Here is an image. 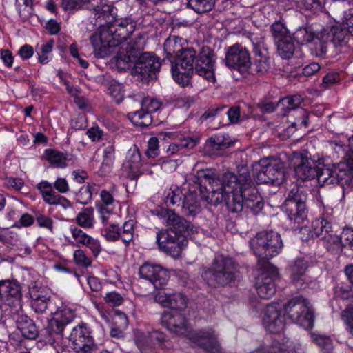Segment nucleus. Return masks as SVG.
Wrapping results in <instances>:
<instances>
[{
	"instance_id": "obj_1",
	"label": "nucleus",
	"mask_w": 353,
	"mask_h": 353,
	"mask_svg": "<svg viewBox=\"0 0 353 353\" xmlns=\"http://www.w3.org/2000/svg\"><path fill=\"white\" fill-rule=\"evenodd\" d=\"M93 10L97 18H103L108 25L101 27L99 32L91 37L90 41L97 56L104 57L117 52L115 63L120 71L129 69L139 54L141 46L129 39L134 30V23L128 18L117 19V10L105 0H86L81 3Z\"/></svg>"
},
{
	"instance_id": "obj_2",
	"label": "nucleus",
	"mask_w": 353,
	"mask_h": 353,
	"mask_svg": "<svg viewBox=\"0 0 353 353\" xmlns=\"http://www.w3.org/2000/svg\"><path fill=\"white\" fill-rule=\"evenodd\" d=\"M204 172H200L203 177ZM208 182L211 195L207 197L212 203H226L228 208L232 212H241L243 205L250 208L254 213L263 207L261 196L252 185V180L247 168H241L237 174L228 172L221 179L203 178Z\"/></svg>"
},
{
	"instance_id": "obj_3",
	"label": "nucleus",
	"mask_w": 353,
	"mask_h": 353,
	"mask_svg": "<svg viewBox=\"0 0 353 353\" xmlns=\"http://www.w3.org/2000/svg\"><path fill=\"white\" fill-rule=\"evenodd\" d=\"M292 323L299 324L305 329H311L314 325V312L310 303L303 296L290 300L284 307L279 303L268 305L263 316L265 328L272 333H280L285 327V316Z\"/></svg>"
},
{
	"instance_id": "obj_4",
	"label": "nucleus",
	"mask_w": 353,
	"mask_h": 353,
	"mask_svg": "<svg viewBox=\"0 0 353 353\" xmlns=\"http://www.w3.org/2000/svg\"><path fill=\"white\" fill-rule=\"evenodd\" d=\"M200 172H204L203 178L219 179L208 170H199L196 174H192L189 176L186 181L188 192L185 193L181 203L183 211L187 215L195 216L201 210L198 200V192L207 203L212 204L207 199V197L210 196L212 193L209 190L210 185L208 182H203V177L200 176ZM212 205L215 204L212 203Z\"/></svg>"
},
{
	"instance_id": "obj_5",
	"label": "nucleus",
	"mask_w": 353,
	"mask_h": 353,
	"mask_svg": "<svg viewBox=\"0 0 353 353\" xmlns=\"http://www.w3.org/2000/svg\"><path fill=\"white\" fill-rule=\"evenodd\" d=\"M236 265L234 261L223 255H218L210 267L204 269L202 278L210 288H216L231 285L236 277Z\"/></svg>"
},
{
	"instance_id": "obj_6",
	"label": "nucleus",
	"mask_w": 353,
	"mask_h": 353,
	"mask_svg": "<svg viewBox=\"0 0 353 353\" xmlns=\"http://www.w3.org/2000/svg\"><path fill=\"white\" fill-rule=\"evenodd\" d=\"M347 159L346 161H340L322 168H316L315 176H316L319 183L321 185L338 183H341L342 185H353L352 159L348 155Z\"/></svg>"
},
{
	"instance_id": "obj_7",
	"label": "nucleus",
	"mask_w": 353,
	"mask_h": 353,
	"mask_svg": "<svg viewBox=\"0 0 353 353\" xmlns=\"http://www.w3.org/2000/svg\"><path fill=\"white\" fill-rule=\"evenodd\" d=\"M254 254L261 260L276 256L281 250L283 242L281 235L274 231H263L250 241Z\"/></svg>"
},
{
	"instance_id": "obj_8",
	"label": "nucleus",
	"mask_w": 353,
	"mask_h": 353,
	"mask_svg": "<svg viewBox=\"0 0 353 353\" xmlns=\"http://www.w3.org/2000/svg\"><path fill=\"white\" fill-rule=\"evenodd\" d=\"M157 216L166 226L168 234L177 236H192L197 233L199 228L195 227L183 217L177 215L173 210L162 208L156 213Z\"/></svg>"
},
{
	"instance_id": "obj_9",
	"label": "nucleus",
	"mask_w": 353,
	"mask_h": 353,
	"mask_svg": "<svg viewBox=\"0 0 353 353\" xmlns=\"http://www.w3.org/2000/svg\"><path fill=\"white\" fill-rule=\"evenodd\" d=\"M351 35L352 34L342 23L322 29L316 39L319 44V46H317V57H322L325 55L330 42H332L336 46H343L347 43Z\"/></svg>"
},
{
	"instance_id": "obj_10",
	"label": "nucleus",
	"mask_w": 353,
	"mask_h": 353,
	"mask_svg": "<svg viewBox=\"0 0 353 353\" xmlns=\"http://www.w3.org/2000/svg\"><path fill=\"white\" fill-rule=\"evenodd\" d=\"M307 194L299 188H293L283 204V210L291 221L300 225L306 218Z\"/></svg>"
},
{
	"instance_id": "obj_11",
	"label": "nucleus",
	"mask_w": 353,
	"mask_h": 353,
	"mask_svg": "<svg viewBox=\"0 0 353 353\" xmlns=\"http://www.w3.org/2000/svg\"><path fill=\"white\" fill-rule=\"evenodd\" d=\"M156 239L159 249L173 258L180 257L183 248L187 243L184 236L172 235V233L169 234L164 230L157 233Z\"/></svg>"
},
{
	"instance_id": "obj_12",
	"label": "nucleus",
	"mask_w": 353,
	"mask_h": 353,
	"mask_svg": "<svg viewBox=\"0 0 353 353\" xmlns=\"http://www.w3.org/2000/svg\"><path fill=\"white\" fill-rule=\"evenodd\" d=\"M160 67L159 58L151 53L145 52L141 54L135 61L131 73L141 81H148L152 74L159 71Z\"/></svg>"
},
{
	"instance_id": "obj_13",
	"label": "nucleus",
	"mask_w": 353,
	"mask_h": 353,
	"mask_svg": "<svg viewBox=\"0 0 353 353\" xmlns=\"http://www.w3.org/2000/svg\"><path fill=\"white\" fill-rule=\"evenodd\" d=\"M259 165L261 169L256 174L259 183H274L283 179V166L279 161L275 159H264L260 161Z\"/></svg>"
},
{
	"instance_id": "obj_14",
	"label": "nucleus",
	"mask_w": 353,
	"mask_h": 353,
	"mask_svg": "<svg viewBox=\"0 0 353 353\" xmlns=\"http://www.w3.org/2000/svg\"><path fill=\"white\" fill-rule=\"evenodd\" d=\"M225 63L231 68L245 71L251 64L250 53L241 45L234 44L229 47L226 52Z\"/></svg>"
},
{
	"instance_id": "obj_15",
	"label": "nucleus",
	"mask_w": 353,
	"mask_h": 353,
	"mask_svg": "<svg viewBox=\"0 0 353 353\" xmlns=\"http://www.w3.org/2000/svg\"><path fill=\"white\" fill-rule=\"evenodd\" d=\"M0 296L11 308V312L22 307L21 292L19 283L14 281H0Z\"/></svg>"
},
{
	"instance_id": "obj_16",
	"label": "nucleus",
	"mask_w": 353,
	"mask_h": 353,
	"mask_svg": "<svg viewBox=\"0 0 353 353\" xmlns=\"http://www.w3.org/2000/svg\"><path fill=\"white\" fill-rule=\"evenodd\" d=\"M73 350L77 353H91L93 339L88 327L83 325L74 327L69 336Z\"/></svg>"
},
{
	"instance_id": "obj_17",
	"label": "nucleus",
	"mask_w": 353,
	"mask_h": 353,
	"mask_svg": "<svg viewBox=\"0 0 353 353\" xmlns=\"http://www.w3.org/2000/svg\"><path fill=\"white\" fill-rule=\"evenodd\" d=\"M145 172L139 150L136 146L130 148L122 165V174L128 179H136Z\"/></svg>"
},
{
	"instance_id": "obj_18",
	"label": "nucleus",
	"mask_w": 353,
	"mask_h": 353,
	"mask_svg": "<svg viewBox=\"0 0 353 353\" xmlns=\"http://www.w3.org/2000/svg\"><path fill=\"white\" fill-rule=\"evenodd\" d=\"M295 176L301 181L314 178L316 173L315 163L307 155L299 152L292 154Z\"/></svg>"
},
{
	"instance_id": "obj_19",
	"label": "nucleus",
	"mask_w": 353,
	"mask_h": 353,
	"mask_svg": "<svg viewBox=\"0 0 353 353\" xmlns=\"http://www.w3.org/2000/svg\"><path fill=\"white\" fill-rule=\"evenodd\" d=\"M140 276L150 281L155 288L165 285L169 280V273L167 270L159 265L145 263L139 268Z\"/></svg>"
},
{
	"instance_id": "obj_20",
	"label": "nucleus",
	"mask_w": 353,
	"mask_h": 353,
	"mask_svg": "<svg viewBox=\"0 0 353 353\" xmlns=\"http://www.w3.org/2000/svg\"><path fill=\"white\" fill-rule=\"evenodd\" d=\"M161 324L170 332L179 335L186 333L188 328V321L179 311H168L162 314Z\"/></svg>"
},
{
	"instance_id": "obj_21",
	"label": "nucleus",
	"mask_w": 353,
	"mask_h": 353,
	"mask_svg": "<svg viewBox=\"0 0 353 353\" xmlns=\"http://www.w3.org/2000/svg\"><path fill=\"white\" fill-rule=\"evenodd\" d=\"M154 299L155 302L172 309V311L185 309L188 303L186 296L181 292L166 293L159 291L154 294Z\"/></svg>"
},
{
	"instance_id": "obj_22",
	"label": "nucleus",
	"mask_w": 353,
	"mask_h": 353,
	"mask_svg": "<svg viewBox=\"0 0 353 353\" xmlns=\"http://www.w3.org/2000/svg\"><path fill=\"white\" fill-rule=\"evenodd\" d=\"M278 277L277 270L274 268L270 274L263 272L256 279V289L258 295L264 299H270L276 292L275 280Z\"/></svg>"
},
{
	"instance_id": "obj_23",
	"label": "nucleus",
	"mask_w": 353,
	"mask_h": 353,
	"mask_svg": "<svg viewBox=\"0 0 353 353\" xmlns=\"http://www.w3.org/2000/svg\"><path fill=\"white\" fill-rule=\"evenodd\" d=\"M17 328L21 335L27 339H35L39 335V330L34 322L23 313L22 308L19 311H13Z\"/></svg>"
},
{
	"instance_id": "obj_24",
	"label": "nucleus",
	"mask_w": 353,
	"mask_h": 353,
	"mask_svg": "<svg viewBox=\"0 0 353 353\" xmlns=\"http://www.w3.org/2000/svg\"><path fill=\"white\" fill-rule=\"evenodd\" d=\"M327 143L338 158L343 157L341 161H347V158L349 155L352 159L353 166V135L351 137L341 135L330 140Z\"/></svg>"
},
{
	"instance_id": "obj_25",
	"label": "nucleus",
	"mask_w": 353,
	"mask_h": 353,
	"mask_svg": "<svg viewBox=\"0 0 353 353\" xmlns=\"http://www.w3.org/2000/svg\"><path fill=\"white\" fill-rule=\"evenodd\" d=\"M214 56L210 52L203 51L199 57L195 65L196 73L208 81L214 83Z\"/></svg>"
},
{
	"instance_id": "obj_26",
	"label": "nucleus",
	"mask_w": 353,
	"mask_h": 353,
	"mask_svg": "<svg viewBox=\"0 0 353 353\" xmlns=\"http://www.w3.org/2000/svg\"><path fill=\"white\" fill-rule=\"evenodd\" d=\"M29 294L32 308L37 313H43L48 307L50 298L48 290L43 287L34 285L30 288Z\"/></svg>"
},
{
	"instance_id": "obj_27",
	"label": "nucleus",
	"mask_w": 353,
	"mask_h": 353,
	"mask_svg": "<svg viewBox=\"0 0 353 353\" xmlns=\"http://www.w3.org/2000/svg\"><path fill=\"white\" fill-rule=\"evenodd\" d=\"M194 340L208 352L212 353H219L220 352V347L212 329L199 331L195 334Z\"/></svg>"
},
{
	"instance_id": "obj_28",
	"label": "nucleus",
	"mask_w": 353,
	"mask_h": 353,
	"mask_svg": "<svg viewBox=\"0 0 353 353\" xmlns=\"http://www.w3.org/2000/svg\"><path fill=\"white\" fill-rule=\"evenodd\" d=\"M194 68L185 65L177 60L172 62V74L175 81L184 87L190 84Z\"/></svg>"
},
{
	"instance_id": "obj_29",
	"label": "nucleus",
	"mask_w": 353,
	"mask_h": 353,
	"mask_svg": "<svg viewBox=\"0 0 353 353\" xmlns=\"http://www.w3.org/2000/svg\"><path fill=\"white\" fill-rule=\"evenodd\" d=\"M232 142L228 135L216 134L211 137L205 145V150L209 154H219V151L229 148Z\"/></svg>"
},
{
	"instance_id": "obj_30",
	"label": "nucleus",
	"mask_w": 353,
	"mask_h": 353,
	"mask_svg": "<svg viewBox=\"0 0 353 353\" xmlns=\"http://www.w3.org/2000/svg\"><path fill=\"white\" fill-rule=\"evenodd\" d=\"M319 37V32L315 34L310 27H301L293 33V39L298 43L303 45L307 43H312L314 45L313 51L317 56V43L316 39Z\"/></svg>"
},
{
	"instance_id": "obj_31",
	"label": "nucleus",
	"mask_w": 353,
	"mask_h": 353,
	"mask_svg": "<svg viewBox=\"0 0 353 353\" xmlns=\"http://www.w3.org/2000/svg\"><path fill=\"white\" fill-rule=\"evenodd\" d=\"M292 343L288 339H274L271 344L263 346L250 353H292Z\"/></svg>"
},
{
	"instance_id": "obj_32",
	"label": "nucleus",
	"mask_w": 353,
	"mask_h": 353,
	"mask_svg": "<svg viewBox=\"0 0 353 353\" xmlns=\"http://www.w3.org/2000/svg\"><path fill=\"white\" fill-rule=\"evenodd\" d=\"M332 230V225L330 222L324 218H320L312 222L311 230L304 227L301 228V232L302 233L309 232L311 237L316 236L322 239L324 236L330 232Z\"/></svg>"
},
{
	"instance_id": "obj_33",
	"label": "nucleus",
	"mask_w": 353,
	"mask_h": 353,
	"mask_svg": "<svg viewBox=\"0 0 353 353\" xmlns=\"http://www.w3.org/2000/svg\"><path fill=\"white\" fill-rule=\"evenodd\" d=\"M185 41L177 36L169 37L164 43V50L168 57H176L186 48Z\"/></svg>"
},
{
	"instance_id": "obj_34",
	"label": "nucleus",
	"mask_w": 353,
	"mask_h": 353,
	"mask_svg": "<svg viewBox=\"0 0 353 353\" xmlns=\"http://www.w3.org/2000/svg\"><path fill=\"white\" fill-rule=\"evenodd\" d=\"M307 263L303 259L296 260L291 267V279L298 287H302L305 281V271Z\"/></svg>"
},
{
	"instance_id": "obj_35",
	"label": "nucleus",
	"mask_w": 353,
	"mask_h": 353,
	"mask_svg": "<svg viewBox=\"0 0 353 353\" xmlns=\"http://www.w3.org/2000/svg\"><path fill=\"white\" fill-rule=\"evenodd\" d=\"M198 142L199 139L188 137L179 140L178 142H174L170 144L167 148L166 152L168 154L170 155H181L184 153V149H192L196 146Z\"/></svg>"
},
{
	"instance_id": "obj_36",
	"label": "nucleus",
	"mask_w": 353,
	"mask_h": 353,
	"mask_svg": "<svg viewBox=\"0 0 353 353\" xmlns=\"http://www.w3.org/2000/svg\"><path fill=\"white\" fill-rule=\"evenodd\" d=\"M274 43L276 46L278 54L283 59H290L293 57L295 51V45L292 37L283 40H279Z\"/></svg>"
},
{
	"instance_id": "obj_37",
	"label": "nucleus",
	"mask_w": 353,
	"mask_h": 353,
	"mask_svg": "<svg viewBox=\"0 0 353 353\" xmlns=\"http://www.w3.org/2000/svg\"><path fill=\"white\" fill-rule=\"evenodd\" d=\"M76 223L84 229H90L95 223L94 211L92 207L83 209L75 218Z\"/></svg>"
},
{
	"instance_id": "obj_38",
	"label": "nucleus",
	"mask_w": 353,
	"mask_h": 353,
	"mask_svg": "<svg viewBox=\"0 0 353 353\" xmlns=\"http://www.w3.org/2000/svg\"><path fill=\"white\" fill-rule=\"evenodd\" d=\"M44 154L47 161L55 168H63L67 166L68 155L55 150L47 149Z\"/></svg>"
},
{
	"instance_id": "obj_39",
	"label": "nucleus",
	"mask_w": 353,
	"mask_h": 353,
	"mask_svg": "<svg viewBox=\"0 0 353 353\" xmlns=\"http://www.w3.org/2000/svg\"><path fill=\"white\" fill-rule=\"evenodd\" d=\"M108 94L117 103H120L124 99V85L123 83L113 79L107 85Z\"/></svg>"
},
{
	"instance_id": "obj_40",
	"label": "nucleus",
	"mask_w": 353,
	"mask_h": 353,
	"mask_svg": "<svg viewBox=\"0 0 353 353\" xmlns=\"http://www.w3.org/2000/svg\"><path fill=\"white\" fill-rule=\"evenodd\" d=\"M321 240L325 248L330 251L337 250L343 247L342 234L341 236L337 235L333 230Z\"/></svg>"
},
{
	"instance_id": "obj_41",
	"label": "nucleus",
	"mask_w": 353,
	"mask_h": 353,
	"mask_svg": "<svg viewBox=\"0 0 353 353\" xmlns=\"http://www.w3.org/2000/svg\"><path fill=\"white\" fill-rule=\"evenodd\" d=\"M128 117L132 122L137 126L145 127L152 123L151 115L142 108L141 110L129 113Z\"/></svg>"
},
{
	"instance_id": "obj_42",
	"label": "nucleus",
	"mask_w": 353,
	"mask_h": 353,
	"mask_svg": "<svg viewBox=\"0 0 353 353\" xmlns=\"http://www.w3.org/2000/svg\"><path fill=\"white\" fill-rule=\"evenodd\" d=\"M37 188L41 193L44 202L48 205L57 194L54 190L53 185L48 181H41L37 185Z\"/></svg>"
},
{
	"instance_id": "obj_43",
	"label": "nucleus",
	"mask_w": 353,
	"mask_h": 353,
	"mask_svg": "<svg viewBox=\"0 0 353 353\" xmlns=\"http://www.w3.org/2000/svg\"><path fill=\"white\" fill-rule=\"evenodd\" d=\"M215 5V0H188L187 6L196 13L210 11Z\"/></svg>"
},
{
	"instance_id": "obj_44",
	"label": "nucleus",
	"mask_w": 353,
	"mask_h": 353,
	"mask_svg": "<svg viewBox=\"0 0 353 353\" xmlns=\"http://www.w3.org/2000/svg\"><path fill=\"white\" fill-rule=\"evenodd\" d=\"M270 29L274 43L291 37L287 27L281 21L273 23Z\"/></svg>"
},
{
	"instance_id": "obj_45",
	"label": "nucleus",
	"mask_w": 353,
	"mask_h": 353,
	"mask_svg": "<svg viewBox=\"0 0 353 353\" xmlns=\"http://www.w3.org/2000/svg\"><path fill=\"white\" fill-rule=\"evenodd\" d=\"M54 45V41L50 40L46 43L37 45V53L39 56V62L42 64H46L50 60V55Z\"/></svg>"
},
{
	"instance_id": "obj_46",
	"label": "nucleus",
	"mask_w": 353,
	"mask_h": 353,
	"mask_svg": "<svg viewBox=\"0 0 353 353\" xmlns=\"http://www.w3.org/2000/svg\"><path fill=\"white\" fill-rule=\"evenodd\" d=\"M302 101L303 99L300 95H293L279 100L277 106L284 108L285 111H289L298 108Z\"/></svg>"
},
{
	"instance_id": "obj_47",
	"label": "nucleus",
	"mask_w": 353,
	"mask_h": 353,
	"mask_svg": "<svg viewBox=\"0 0 353 353\" xmlns=\"http://www.w3.org/2000/svg\"><path fill=\"white\" fill-rule=\"evenodd\" d=\"M114 146L109 145L103 150V159L101 163V170L104 172H109L114 161Z\"/></svg>"
},
{
	"instance_id": "obj_48",
	"label": "nucleus",
	"mask_w": 353,
	"mask_h": 353,
	"mask_svg": "<svg viewBox=\"0 0 353 353\" xmlns=\"http://www.w3.org/2000/svg\"><path fill=\"white\" fill-rule=\"evenodd\" d=\"M70 232L74 242L70 241L74 245H85L90 236L84 232L81 229L76 226L72 225L70 228Z\"/></svg>"
},
{
	"instance_id": "obj_49",
	"label": "nucleus",
	"mask_w": 353,
	"mask_h": 353,
	"mask_svg": "<svg viewBox=\"0 0 353 353\" xmlns=\"http://www.w3.org/2000/svg\"><path fill=\"white\" fill-rule=\"evenodd\" d=\"M53 316L68 325L73 321L75 316V312L66 306H61L54 313Z\"/></svg>"
},
{
	"instance_id": "obj_50",
	"label": "nucleus",
	"mask_w": 353,
	"mask_h": 353,
	"mask_svg": "<svg viewBox=\"0 0 353 353\" xmlns=\"http://www.w3.org/2000/svg\"><path fill=\"white\" fill-rule=\"evenodd\" d=\"M134 238V223L132 221H128L124 223L122 230L119 229V239L128 245Z\"/></svg>"
},
{
	"instance_id": "obj_51",
	"label": "nucleus",
	"mask_w": 353,
	"mask_h": 353,
	"mask_svg": "<svg viewBox=\"0 0 353 353\" xmlns=\"http://www.w3.org/2000/svg\"><path fill=\"white\" fill-rule=\"evenodd\" d=\"M185 194H183L181 190L177 188H171L167 194L165 199V202L167 205H178L182 203L183 196L184 197Z\"/></svg>"
},
{
	"instance_id": "obj_52",
	"label": "nucleus",
	"mask_w": 353,
	"mask_h": 353,
	"mask_svg": "<svg viewBox=\"0 0 353 353\" xmlns=\"http://www.w3.org/2000/svg\"><path fill=\"white\" fill-rule=\"evenodd\" d=\"M313 341L321 347L324 353H330L333 349L331 339L325 335L312 334Z\"/></svg>"
},
{
	"instance_id": "obj_53",
	"label": "nucleus",
	"mask_w": 353,
	"mask_h": 353,
	"mask_svg": "<svg viewBox=\"0 0 353 353\" xmlns=\"http://www.w3.org/2000/svg\"><path fill=\"white\" fill-rule=\"evenodd\" d=\"M196 52L193 48H186L181 54L177 55L176 60L194 68Z\"/></svg>"
},
{
	"instance_id": "obj_54",
	"label": "nucleus",
	"mask_w": 353,
	"mask_h": 353,
	"mask_svg": "<svg viewBox=\"0 0 353 353\" xmlns=\"http://www.w3.org/2000/svg\"><path fill=\"white\" fill-rule=\"evenodd\" d=\"M103 299L106 304L110 307L120 306L124 301L123 296L116 291L107 292Z\"/></svg>"
},
{
	"instance_id": "obj_55",
	"label": "nucleus",
	"mask_w": 353,
	"mask_h": 353,
	"mask_svg": "<svg viewBox=\"0 0 353 353\" xmlns=\"http://www.w3.org/2000/svg\"><path fill=\"white\" fill-rule=\"evenodd\" d=\"M74 262L83 268H88L92 265V260L87 256L85 251L81 249L74 250L73 253Z\"/></svg>"
},
{
	"instance_id": "obj_56",
	"label": "nucleus",
	"mask_w": 353,
	"mask_h": 353,
	"mask_svg": "<svg viewBox=\"0 0 353 353\" xmlns=\"http://www.w3.org/2000/svg\"><path fill=\"white\" fill-rule=\"evenodd\" d=\"M102 235L108 241H115L119 239V228L116 224H110L105 225Z\"/></svg>"
},
{
	"instance_id": "obj_57",
	"label": "nucleus",
	"mask_w": 353,
	"mask_h": 353,
	"mask_svg": "<svg viewBox=\"0 0 353 353\" xmlns=\"http://www.w3.org/2000/svg\"><path fill=\"white\" fill-rule=\"evenodd\" d=\"M161 103L151 97H145L141 101V108L149 112L150 115L151 113L157 112L161 107Z\"/></svg>"
},
{
	"instance_id": "obj_58",
	"label": "nucleus",
	"mask_w": 353,
	"mask_h": 353,
	"mask_svg": "<svg viewBox=\"0 0 353 353\" xmlns=\"http://www.w3.org/2000/svg\"><path fill=\"white\" fill-rule=\"evenodd\" d=\"M347 3L344 1L336 0L334 1L330 6V12L334 17H343L345 12Z\"/></svg>"
},
{
	"instance_id": "obj_59",
	"label": "nucleus",
	"mask_w": 353,
	"mask_h": 353,
	"mask_svg": "<svg viewBox=\"0 0 353 353\" xmlns=\"http://www.w3.org/2000/svg\"><path fill=\"white\" fill-rule=\"evenodd\" d=\"M66 324L55 318L54 316L48 321V331L51 334H61Z\"/></svg>"
},
{
	"instance_id": "obj_60",
	"label": "nucleus",
	"mask_w": 353,
	"mask_h": 353,
	"mask_svg": "<svg viewBox=\"0 0 353 353\" xmlns=\"http://www.w3.org/2000/svg\"><path fill=\"white\" fill-rule=\"evenodd\" d=\"M341 319L347 332L353 336V307H348L341 312Z\"/></svg>"
},
{
	"instance_id": "obj_61",
	"label": "nucleus",
	"mask_w": 353,
	"mask_h": 353,
	"mask_svg": "<svg viewBox=\"0 0 353 353\" xmlns=\"http://www.w3.org/2000/svg\"><path fill=\"white\" fill-rule=\"evenodd\" d=\"M85 246L90 250L92 255L95 258L98 257L102 251V246L100 241L98 239L92 237L91 236Z\"/></svg>"
},
{
	"instance_id": "obj_62",
	"label": "nucleus",
	"mask_w": 353,
	"mask_h": 353,
	"mask_svg": "<svg viewBox=\"0 0 353 353\" xmlns=\"http://www.w3.org/2000/svg\"><path fill=\"white\" fill-rule=\"evenodd\" d=\"M321 0H303V9L316 13L321 10Z\"/></svg>"
},
{
	"instance_id": "obj_63",
	"label": "nucleus",
	"mask_w": 353,
	"mask_h": 353,
	"mask_svg": "<svg viewBox=\"0 0 353 353\" xmlns=\"http://www.w3.org/2000/svg\"><path fill=\"white\" fill-rule=\"evenodd\" d=\"M159 140L157 137H151L148 142L147 154L149 157H155L158 155Z\"/></svg>"
},
{
	"instance_id": "obj_64",
	"label": "nucleus",
	"mask_w": 353,
	"mask_h": 353,
	"mask_svg": "<svg viewBox=\"0 0 353 353\" xmlns=\"http://www.w3.org/2000/svg\"><path fill=\"white\" fill-rule=\"evenodd\" d=\"M343 247H348L353 250V230L345 228L342 232Z\"/></svg>"
}]
</instances>
